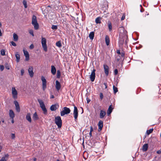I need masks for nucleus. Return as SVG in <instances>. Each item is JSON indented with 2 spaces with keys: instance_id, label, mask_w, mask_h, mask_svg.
Wrapping results in <instances>:
<instances>
[{
  "instance_id": "nucleus-49",
  "label": "nucleus",
  "mask_w": 161,
  "mask_h": 161,
  "mask_svg": "<svg viewBox=\"0 0 161 161\" xmlns=\"http://www.w3.org/2000/svg\"><path fill=\"white\" fill-rule=\"evenodd\" d=\"M125 16L124 14H123L121 17V20H123L125 18Z\"/></svg>"
},
{
  "instance_id": "nucleus-63",
  "label": "nucleus",
  "mask_w": 161,
  "mask_h": 161,
  "mask_svg": "<svg viewBox=\"0 0 161 161\" xmlns=\"http://www.w3.org/2000/svg\"><path fill=\"white\" fill-rule=\"evenodd\" d=\"M56 161H60L59 159H57Z\"/></svg>"
},
{
  "instance_id": "nucleus-28",
  "label": "nucleus",
  "mask_w": 161,
  "mask_h": 161,
  "mask_svg": "<svg viewBox=\"0 0 161 161\" xmlns=\"http://www.w3.org/2000/svg\"><path fill=\"white\" fill-rule=\"evenodd\" d=\"M33 119L34 120H36L38 119V118L36 112H35L33 115Z\"/></svg>"
},
{
  "instance_id": "nucleus-5",
  "label": "nucleus",
  "mask_w": 161,
  "mask_h": 161,
  "mask_svg": "<svg viewBox=\"0 0 161 161\" xmlns=\"http://www.w3.org/2000/svg\"><path fill=\"white\" fill-rule=\"evenodd\" d=\"M70 110L69 108L66 107H64L63 108V110L60 112L61 116H63L66 114H68L70 113Z\"/></svg>"
},
{
  "instance_id": "nucleus-23",
  "label": "nucleus",
  "mask_w": 161,
  "mask_h": 161,
  "mask_svg": "<svg viewBox=\"0 0 161 161\" xmlns=\"http://www.w3.org/2000/svg\"><path fill=\"white\" fill-rule=\"evenodd\" d=\"M15 57L16 59V61L17 62H19V61L20 57L19 55L18 54V52H16L15 54Z\"/></svg>"
},
{
  "instance_id": "nucleus-36",
  "label": "nucleus",
  "mask_w": 161,
  "mask_h": 161,
  "mask_svg": "<svg viewBox=\"0 0 161 161\" xmlns=\"http://www.w3.org/2000/svg\"><path fill=\"white\" fill-rule=\"evenodd\" d=\"M23 3L25 8H27V3L26 1L25 0H24Z\"/></svg>"
},
{
  "instance_id": "nucleus-42",
  "label": "nucleus",
  "mask_w": 161,
  "mask_h": 161,
  "mask_svg": "<svg viewBox=\"0 0 161 161\" xmlns=\"http://www.w3.org/2000/svg\"><path fill=\"white\" fill-rule=\"evenodd\" d=\"M11 137L12 139H14L15 138V134L14 133L11 134Z\"/></svg>"
},
{
  "instance_id": "nucleus-29",
  "label": "nucleus",
  "mask_w": 161,
  "mask_h": 161,
  "mask_svg": "<svg viewBox=\"0 0 161 161\" xmlns=\"http://www.w3.org/2000/svg\"><path fill=\"white\" fill-rule=\"evenodd\" d=\"M94 37V33L93 32H91L89 35V37L91 40H93Z\"/></svg>"
},
{
  "instance_id": "nucleus-10",
  "label": "nucleus",
  "mask_w": 161,
  "mask_h": 161,
  "mask_svg": "<svg viewBox=\"0 0 161 161\" xmlns=\"http://www.w3.org/2000/svg\"><path fill=\"white\" fill-rule=\"evenodd\" d=\"M33 68L32 66H30L28 69V72L29 75L31 77H32L34 75V72H33Z\"/></svg>"
},
{
  "instance_id": "nucleus-62",
  "label": "nucleus",
  "mask_w": 161,
  "mask_h": 161,
  "mask_svg": "<svg viewBox=\"0 0 161 161\" xmlns=\"http://www.w3.org/2000/svg\"><path fill=\"white\" fill-rule=\"evenodd\" d=\"M105 85L106 88H107V86L106 85V84H105Z\"/></svg>"
},
{
  "instance_id": "nucleus-20",
  "label": "nucleus",
  "mask_w": 161,
  "mask_h": 161,
  "mask_svg": "<svg viewBox=\"0 0 161 161\" xmlns=\"http://www.w3.org/2000/svg\"><path fill=\"white\" fill-rule=\"evenodd\" d=\"M113 109V108L112 107V105H110L107 110V114L108 115H109L112 112V110Z\"/></svg>"
},
{
  "instance_id": "nucleus-8",
  "label": "nucleus",
  "mask_w": 161,
  "mask_h": 161,
  "mask_svg": "<svg viewBox=\"0 0 161 161\" xmlns=\"http://www.w3.org/2000/svg\"><path fill=\"white\" fill-rule=\"evenodd\" d=\"M73 115L75 119L76 120L78 116V112L77 108L75 106H74V110L73 111Z\"/></svg>"
},
{
  "instance_id": "nucleus-35",
  "label": "nucleus",
  "mask_w": 161,
  "mask_h": 161,
  "mask_svg": "<svg viewBox=\"0 0 161 161\" xmlns=\"http://www.w3.org/2000/svg\"><path fill=\"white\" fill-rule=\"evenodd\" d=\"M113 89L114 93H116L118 92V89L114 86H113Z\"/></svg>"
},
{
  "instance_id": "nucleus-15",
  "label": "nucleus",
  "mask_w": 161,
  "mask_h": 161,
  "mask_svg": "<svg viewBox=\"0 0 161 161\" xmlns=\"http://www.w3.org/2000/svg\"><path fill=\"white\" fill-rule=\"evenodd\" d=\"M55 84V87L57 90V91L59 90L61 87L60 83L58 80H57L56 81Z\"/></svg>"
},
{
  "instance_id": "nucleus-2",
  "label": "nucleus",
  "mask_w": 161,
  "mask_h": 161,
  "mask_svg": "<svg viewBox=\"0 0 161 161\" xmlns=\"http://www.w3.org/2000/svg\"><path fill=\"white\" fill-rule=\"evenodd\" d=\"M124 38L122 36H120L119 37V42L120 44L123 45L124 42V39H126V40L125 41V43L126 44L127 42V38H128V36L127 35V32L126 31H125L124 32Z\"/></svg>"
},
{
  "instance_id": "nucleus-52",
  "label": "nucleus",
  "mask_w": 161,
  "mask_h": 161,
  "mask_svg": "<svg viewBox=\"0 0 161 161\" xmlns=\"http://www.w3.org/2000/svg\"><path fill=\"white\" fill-rule=\"evenodd\" d=\"M86 100H87V103H89L91 101L88 98H86Z\"/></svg>"
},
{
  "instance_id": "nucleus-14",
  "label": "nucleus",
  "mask_w": 161,
  "mask_h": 161,
  "mask_svg": "<svg viewBox=\"0 0 161 161\" xmlns=\"http://www.w3.org/2000/svg\"><path fill=\"white\" fill-rule=\"evenodd\" d=\"M14 103L15 105L16 111L18 112H19L20 111V109L18 103L15 100L14 101Z\"/></svg>"
},
{
  "instance_id": "nucleus-6",
  "label": "nucleus",
  "mask_w": 161,
  "mask_h": 161,
  "mask_svg": "<svg viewBox=\"0 0 161 161\" xmlns=\"http://www.w3.org/2000/svg\"><path fill=\"white\" fill-rule=\"evenodd\" d=\"M12 94L13 97L16 99L18 98V92L15 87H13L12 88Z\"/></svg>"
},
{
  "instance_id": "nucleus-56",
  "label": "nucleus",
  "mask_w": 161,
  "mask_h": 161,
  "mask_svg": "<svg viewBox=\"0 0 161 161\" xmlns=\"http://www.w3.org/2000/svg\"><path fill=\"white\" fill-rule=\"evenodd\" d=\"M54 98V96L53 95H51L50 96V98Z\"/></svg>"
},
{
  "instance_id": "nucleus-55",
  "label": "nucleus",
  "mask_w": 161,
  "mask_h": 161,
  "mask_svg": "<svg viewBox=\"0 0 161 161\" xmlns=\"http://www.w3.org/2000/svg\"><path fill=\"white\" fill-rule=\"evenodd\" d=\"M93 131V129L92 126L90 127V132H92Z\"/></svg>"
},
{
  "instance_id": "nucleus-17",
  "label": "nucleus",
  "mask_w": 161,
  "mask_h": 161,
  "mask_svg": "<svg viewBox=\"0 0 161 161\" xmlns=\"http://www.w3.org/2000/svg\"><path fill=\"white\" fill-rule=\"evenodd\" d=\"M8 154H5L4 157H2L0 161H7L8 158Z\"/></svg>"
},
{
  "instance_id": "nucleus-1",
  "label": "nucleus",
  "mask_w": 161,
  "mask_h": 161,
  "mask_svg": "<svg viewBox=\"0 0 161 161\" xmlns=\"http://www.w3.org/2000/svg\"><path fill=\"white\" fill-rule=\"evenodd\" d=\"M38 101L39 103L40 107L43 111V113L45 114H46L47 111L43 101L42 100L39 99H38Z\"/></svg>"
},
{
  "instance_id": "nucleus-4",
  "label": "nucleus",
  "mask_w": 161,
  "mask_h": 161,
  "mask_svg": "<svg viewBox=\"0 0 161 161\" xmlns=\"http://www.w3.org/2000/svg\"><path fill=\"white\" fill-rule=\"evenodd\" d=\"M58 128H60L62 126V120L60 116L56 117L54 120Z\"/></svg>"
},
{
  "instance_id": "nucleus-24",
  "label": "nucleus",
  "mask_w": 161,
  "mask_h": 161,
  "mask_svg": "<svg viewBox=\"0 0 161 161\" xmlns=\"http://www.w3.org/2000/svg\"><path fill=\"white\" fill-rule=\"evenodd\" d=\"M13 39L14 41H17L18 39V36L15 33H14L13 34Z\"/></svg>"
},
{
  "instance_id": "nucleus-38",
  "label": "nucleus",
  "mask_w": 161,
  "mask_h": 161,
  "mask_svg": "<svg viewBox=\"0 0 161 161\" xmlns=\"http://www.w3.org/2000/svg\"><path fill=\"white\" fill-rule=\"evenodd\" d=\"M60 72L59 71V70H57V77L58 78H59L60 76Z\"/></svg>"
},
{
  "instance_id": "nucleus-64",
  "label": "nucleus",
  "mask_w": 161,
  "mask_h": 161,
  "mask_svg": "<svg viewBox=\"0 0 161 161\" xmlns=\"http://www.w3.org/2000/svg\"><path fill=\"white\" fill-rule=\"evenodd\" d=\"M4 120H3V121H2V122H4Z\"/></svg>"
},
{
  "instance_id": "nucleus-21",
  "label": "nucleus",
  "mask_w": 161,
  "mask_h": 161,
  "mask_svg": "<svg viewBox=\"0 0 161 161\" xmlns=\"http://www.w3.org/2000/svg\"><path fill=\"white\" fill-rule=\"evenodd\" d=\"M9 115L11 119H14V114L12 110H10L9 112Z\"/></svg>"
},
{
  "instance_id": "nucleus-12",
  "label": "nucleus",
  "mask_w": 161,
  "mask_h": 161,
  "mask_svg": "<svg viewBox=\"0 0 161 161\" xmlns=\"http://www.w3.org/2000/svg\"><path fill=\"white\" fill-rule=\"evenodd\" d=\"M103 67L105 74L107 76L108 74L109 67L108 66L106 65H104Z\"/></svg>"
},
{
  "instance_id": "nucleus-48",
  "label": "nucleus",
  "mask_w": 161,
  "mask_h": 161,
  "mask_svg": "<svg viewBox=\"0 0 161 161\" xmlns=\"http://www.w3.org/2000/svg\"><path fill=\"white\" fill-rule=\"evenodd\" d=\"M122 57L123 58L124 57L125 54L123 52H121V54H120Z\"/></svg>"
},
{
  "instance_id": "nucleus-57",
  "label": "nucleus",
  "mask_w": 161,
  "mask_h": 161,
  "mask_svg": "<svg viewBox=\"0 0 161 161\" xmlns=\"http://www.w3.org/2000/svg\"><path fill=\"white\" fill-rule=\"evenodd\" d=\"M2 33L1 32V29H0V36H2Z\"/></svg>"
},
{
  "instance_id": "nucleus-26",
  "label": "nucleus",
  "mask_w": 161,
  "mask_h": 161,
  "mask_svg": "<svg viewBox=\"0 0 161 161\" xmlns=\"http://www.w3.org/2000/svg\"><path fill=\"white\" fill-rule=\"evenodd\" d=\"M148 148V145L147 144H144L142 147V150L144 151H146Z\"/></svg>"
},
{
  "instance_id": "nucleus-60",
  "label": "nucleus",
  "mask_w": 161,
  "mask_h": 161,
  "mask_svg": "<svg viewBox=\"0 0 161 161\" xmlns=\"http://www.w3.org/2000/svg\"><path fill=\"white\" fill-rule=\"evenodd\" d=\"M2 149V147L1 146H0V152H1Z\"/></svg>"
},
{
  "instance_id": "nucleus-46",
  "label": "nucleus",
  "mask_w": 161,
  "mask_h": 161,
  "mask_svg": "<svg viewBox=\"0 0 161 161\" xmlns=\"http://www.w3.org/2000/svg\"><path fill=\"white\" fill-rule=\"evenodd\" d=\"M34 47V45L33 44H31L30 46V48L31 49H33Z\"/></svg>"
},
{
  "instance_id": "nucleus-3",
  "label": "nucleus",
  "mask_w": 161,
  "mask_h": 161,
  "mask_svg": "<svg viewBox=\"0 0 161 161\" xmlns=\"http://www.w3.org/2000/svg\"><path fill=\"white\" fill-rule=\"evenodd\" d=\"M32 24L35 30H37L39 28V25L37 22L36 17L35 15L32 16Z\"/></svg>"
},
{
  "instance_id": "nucleus-51",
  "label": "nucleus",
  "mask_w": 161,
  "mask_h": 161,
  "mask_svg": "<svg viewBox=\"0 0 161 161\" xmlns=\"http://www.w3.org/2000/svg\"><path fill=\"white\" fill-rule=\"evenodd\" d=\"M5 68L7 69H10L9 66H8V65H6L5 66Z\"/></svg>"
},
{
  "instance_id": "nucleus-39",
  "label": "nucleus",
  "mask_w": 161,
  "mask_h": 161,
  "mask_svg": "<svg viewBox=\"0 0 161 161\" xmlns=\"http://www.w3.org/2000/svg\"><path fill=\"white\" fill-rule=\"evenodd\" d=\"M29 33L30 34H31L32 36H34V35L33 34V31L32 30H30L29 31Z\"/></svg>"
},
{
  "instance_id": "nucleus-25",
  "label": "nucleus",
  "mask_w": 161,
  "mask_h": 161,
  "mask_svg": "<svg viewBox=\"0 0 161 161\" xmlns=\"http://www.w3.org/2000/svg\"><path fill=\"white\" fill-rule=\"evenodd\" d=\"M105 42L106 45L108 46L109 45L110 40L108 36H105Z\"/></svg>"
},
{
  "instance_id": "nucleus-19",
  "label": "nucleus",
  "mask_w": 161,
  "mask_h": 161,
  "mask_svg": "<svg viewBox=\"0 0 161 161\" xmlns=\"http://www.w3.org/2000/svg\"><path fill=\"white\" fill-rule=\"evenodd\" d=\"M56 70L55 67L54 66L52 65L51 66V72L53 75H55L56 74Z\"/></svg>"
},
{
  "instance_id": "nucleus-45",
  "label": "nucleus",
  "mask_w": 161,
  "mask_h": 161,
  "mask_svg": "<svg viewBox=\"0 0 161 161\" xmlns=\"http://www.w3.org/2000/svg\"><path fill=\"white\" fill-rule=\"evenodd\" d=\"M100 97L101 99V100H102L103 98V94L102 93H100Z\"/></svg>"
},
{
  "instance_id": "nucleus-44",
  "label": "nucleus",
  "mask_w": 161,
  "mask_h": 161,
  "mask_svg": "<svg viewBox=\"0 0 161 161\" xmlns=\"http://www.w3.org/2000/svg\"><path fill=\"white\" fill-rule=\"evenodd\" d=\"M24 72V69H21V75H23Z\"/></svg>"
},
{
  "instance_id": "nucleus-7",
  "label": "nucleus",
  "mask_w": 161,
  "mask_h": 161,
  "mask_svg": "<svg viewBox=\"0 0 161 161\" xmlns=\"http://www.w3.org/2000/svg\"><path fill=\"white\" fill-rule=\"evenodd\" d=\"M41 80L42 83V88L43 91H44L47 88V81L45 77L42 76Z\"/></svg>"
},
{
  "instance_id": "nucleus-32",
  "label": "nucleus",
  "mask_w": 161,
  "mask_h": 161,
  "mask_svg": "<svg viewBox=\"0 0 161 161\" xmlns=\"http://www.w3.org/2000/svg\"><path fill=\"white\" fill-rule=\"evenodd\" d=\"M42 48L44 50L45 52H47V47L46 44L42 45Z\"/></svg>"
},
{
  "instance_id": "nucleus-33",
  "label": "nucleus",
  "mask_w": 161,
  "mask_h": 161,
  "mask_svg": "<svg viewBox=\"0 0 161 161\" xmlns=\"http://www.w3.org/2000/svg\"><path fill=\"white\" fill-rule=\"evenodd\" d=\"M56 45L57 47H60L62 46L61 42L60 41H59L57 42L56 43Z\"/></svg>"
},
{
  "instance_id": "nucleus-61",
  "label": "nucleus",
  "mask_w": 161,
  "mask_h": 161,
  "mask_svg": "<svg viewBox=\"0 0 161 161\" xmlns=\"http://www.w3.org/2000/svg\"><path fill=\"white\" fill-rule=\"evenodd\" d=\"M120 59V58H117V59L118 61H119Z\"/></svg>"
},
{
  "instance_id": "nucleus-53",
  "label": "nucleus",
  "mask_w": 161,
  "mask_h": 161,
  "mask_svg": "<svg viewBox=\"0 0 161 161\" xmlns=\"http://www.w3.org/2000/svg\"><path fill=\"white\" fill-rule=\"evenodd\" d=\"M117 53L119 54H120L121 53H120V50H117Z\"/></svg>"
},
{
  "instance_id": "nucleus-13",
  "label": "nucleus",
  "mask_w": 161,
  "mask_h": 161,
  "mask_svg": "<svg viewBox=\"0 0 161 161\" xmlns=\"http://www.w3.org/2000/svg\"><path fill=\"white\" fill-rule=\"evenodd\" d=\"M98 131H100L102 130L103 126V122L101 120L99 121L98 123Z\"/></svg>"
},
{
  "instance_id": "nucleus-58",
  "label": "nucleus",
  "mask_w": 161,
  "mask_h": 161,
  "mask_svg": "<svg viewBox=\"0 0 161 161\" xmlns=\"http://www.w3.org/2000/svg\"><path fill=\"white\" fill-rule=\"evenodd\" d=\"M12 121H11V122H12V123H14V119H12Z\"/></svg>"
},
{
  "instance_id": "nucleus-47",
  "label": "nucleus",
  "mask_w": 161,
  "mask_h": 161,
  "mask_svg": "<svg viewBox=\"0 0 161 161\" xmlns=\"http://www.w3.org/2000/svg\"><path fill=\"white\" fill-rule=\"evenodd\" d=\"M118 73V70L117 69H116L114 70V73L115 75H116Z\"/></svg>"
},
{
  "instance_id": "nucleus-43",
  "label": "nucleus",
  "mask_w": 161,
  "mask_h": 161,
  "mask_svg": "<svg viewBox=\"0 0 161 161\" xmlns=\"http://www.w3.org/2000/svg\"><path fill=\"white\" fill-rule=\"evenodd\" d=\"M0 70L2 71L4 69V66L3 65H0Z\"/></svg>"
},
{
  "instance_id": "nucleus-54",
  "label": "nucleus",
  "mask_w": 161,
  "mask_h": 161,
  "mask_svg": "<svg viewBox=\"0 0 161 161\" xmlns=\"http://www.w3.org/2000/svg\"><path fill=\"white\" fill-rule=\"evenodd\" d=\"M157 153H158V154H160V153H161V150H158V151L157 152Z\"/></svg>"
},
{
  "instance_id": "nucleus-50",
  "label": "nucleus",
  "mask_w": 161,
  "mask_h": 161,
  "mask_svg": "<svg viewBox=\"0 0 161 161\" xmlns=\"http://www.w3.org/2000/svg\"><path fill=\"white\" fill-rule=\"evenodd\" d=\"M36 158H34L33 159H31L30 160V161H36Z\"/></svg>"
},
{
  "instance_id": "nucleus-40",
  "label": "nucleus",
  "mask_w": 161,
  "mask_h": 161,
  "mask_svg": "<svg viewBox=\"0 0 161 161\" xmlns=\"http://www.w3.org/2000/svg\"><path fill=\"white\" fill-rule=\"evenodd\" d=\"M58 28L57 26L55 25H53L52 27V29H57Z\"/></svg>"
},
{
  "instance_id": "nucleus-11",
  "label": "nucleus",
  "mask_w": 161,
  "mask_h": 161,
  "mask_svg": "<svg viewBox=\"0 0 161 161\" xmlns=\"http://www.w3.org/2000/svg\"><path fill=\"white\" fill-rule=\"evenodd\" d=\"M23 51L24 55L25 57V60L28 61L29 59V55L28 52L24 50H23Z\"/></svg>"
},
{
  "instance_id": "nucleus-37",
  "label": "nucleus",
  "mask_w": 161,
  "mask_h": 161,
  "mask_svg": "<svg viewBox=\"0 0 161 161\" xmlns=\"http://www.w3.org/2000/svg\"><path fill=\"white\" fill-rule=\"evenodd\" d=\"M1 54L2 56H4L5 55V51L4 49H2L1 51Z\"/></svg>"
},
{
  "instance_id": "nucleus-9",
  "label": "nucleus",
  "mask_w": 161,
  "mask_h": 161,
  "mask_svg": "<svg viewBox=\"0 0 161 161\" xmlns=\"http://www.w3.org/2000/svg\"><path fill=\"white\" fill-rule=\"evenodd\" d=\"M96 70L94 69L91 73V75H90V78L92 81L93 82L94 80L95 77V72Z\"/></svg>"
},
{
  "instance_id": "nucleus-18",
  "label": "nucleus",
  "mask_w": 161,
  "mask_h": 161,
  "mask_svg": "<svg viewBox=\"0 0 161 161\" xmlns=\"http://www.w3.org/2000/svg\"><path fill=\"white\" fill-rule=\"evenodd\" d=\"M106 113L105 111L103 110H101L100 114V117L101 118H103L106 115Z\"/></svg>"
},
{
  "instance_id": "nucleus-31",
  "label": "nucleus",
  "mask_w": 161,
  "mask_h": 161,
  "mask_svg": "<svg viewBox=\"0 0 161 161\" xmlns=\"http://www.w3.org/2000/svg\"><path fill=\"white\" fill-rule=\"evenodd\" d=\"M46 39L45 38H42V44L44 45L46 44Z\"/></svg>"
},
{
  "instance_id": "nucleus-27",
  "label": "nucleus",
  "mask_w": 161,
  "mask_h": 161,
  "mask_svg": "<svg viewBox=\"0 0 161 161\" xmlns=\"http://www.w3.org/2000/svg\"><path fill=\"white\" fill-rule=\"evenodd\" d=\"M101 18L100 17H97L95 19V22L97 24H100L101 23Z\"/></svg>"
},
{
  "instance_id": "nucleus-22",
  "label": "nucleus",
  "mask_w": 161,
  "mask_h": 161,
  "mask_svg": "<svg viewBox=\"0 0 161 161\" xmlns=\"http://www.w3.org/2000/svg\"><path fill=\"white\" fill-rule=\"evenodd\" d=\"M26 119L30 122H31V114L30 113H28L26 116Z\"/></svg>"
},
{
  "instance_id": "nucleus-59",
  "label": "nucleus",
  "mask_w": 161,
  "mask_h": 161,
  "mask_svg": "<svg viewBox=\"0 0 161 161\" xmlns=\"http://www.w3.org/2000/svg\"><path fill=\"white\" fill-rule=\"evenodd\" d=\"M89 135L90 136H92V132H89Z\"/></svg>"
},
{
  "instance_id": "nucleus-34",
  "label": "nucleus",
  "mask_w": 161,
  "mask_h": 161,
  "mask_svg": "<svg viewBox=\"0 0 161 161\" xmlns=\"http://www.w3.org/2000/svg\"><path fill=\"white\" fill-rule=\"evenodd\" d=\"M153 130V129H151L149 130H147L146 132L147 134L148 135H149V134H150V133H152Z\"/></svg>"
},
{
  "instance_id": "nucleus-16",
  "label": "nucleus",
  "mask_w": 161,
  "mask_h": 161,
  "mask_svg": "<svg viewBox=\"0 0 161 161\" xmlns=\"http://www.w3.org/2000/svg\"><path fill=\"white\" fill-rule=\"evenodd\" d=\"M58 105L54 104L52 105L50 108V110L52 111H55L58 107Z\"/></svg>"
},
{
  "instance_id": "nucleus-30",
  "label": "nucleus",
  "mask_w": 161,
  "mask_h": 161,
  "mask_svg": "<svg viewBox=\"0 0 161 161\" xmlns=\"http://www.w3.org/2000/svg\"><path fill=\"white\" fill-rule=\"evenodd\" d=\"M108 29L109 31H111L112 30V26L110 22H108Z\"/></svg>"
},
{
  "instance_id": "nucleus-41",
  "label": "nucleus",
  "mask_w": 161,
  "mask_h": 161,
  "mask_svg": "<svg viewBox=\"0 0 161 161\" xmlns=\"http://www.w3.org/2000/svg\"><path fill=\"white\" fill-rule=\"evenodd\" d=\"M10 43H11V44L12 45L14 46V47L16 46V44L13 41L11 42Z\"/></svg>"
}]
</instances>
